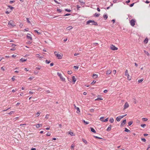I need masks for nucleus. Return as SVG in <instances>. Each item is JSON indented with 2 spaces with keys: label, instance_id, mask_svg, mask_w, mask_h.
<instances>
[{
  "label": "nucleus",
  "instance_id": "f257e3e1",
  "mask_svg": "<svg viewBox=\"0 0 150 150\" xmlns=\"http://www.w3.org/2000/svg\"><path fill=\"white\" fill-rule=\"evenodd\" d=\"M86 25H97V23L94 21L89 20L87 21L86 23Z\"/></svg>",
  "mask_w": 150,
  "mask_h": 150
},
{
  "label": "nucleus",
  "instance_id": "f03ea898",
  "mask_svg": "<svg viewBox=\"0 0 150 150\" xmlns=\"http://www.w3.org/2000/svg\"><path fill=\"white\" fill-rule=\"evenodd\" d=\"M57 74L60 77L61 80L63 81H65V79L63 76L62 74L59 72H57Z\"/></svg>",
  "mask_w": 150,
  "mask_h": 150
},
{
  "label": "nucleus",
  "instance_id": "7ed1b4c3",
  "mask_svg": "<svg viewBox=\"0 0 150 150\" xmlns=\"http://www.w3.org/2000/svg\"><path fill=\"white\" fill-rule=\"evenodd\" d=\"M135 22L136 21L135 19H132L130 21V24L132 26H134V25Z\"/></svg>",
  "mask_w": 150,
  "mask_h": 150
},
{
  "label": "nucleus",
  "instance_id": "20e7f679",
  "mask_svg": "<svg viewBox=\"0 0 150 150\" xmlns=\"http://www.w3.org/2000/svg\"><path fill=\"white\" fill-rule=\"evenodd\" d=\"M8 25H10L12 27H14L15 26V25L14 24L13 21L11 20L8 23Z\"/></svg>",
  "mask_w": 150,
  "mask_h": 150
},
{
  "label": "nucleus",
  "instance_id": "39448f33",
  "mask_svg": "<svg viewBox=\"0 0 150 150\" xmlns=\"http://www.w3.org/2000/svg\"><path fill=\"white\" fill-rule=\"evenodd\" d=\"M110 49L113 50H118V48L114 45H112L110 46Z\"/></svg>",
  "mask_w": 150,
  "mask_h": 150
},
{
  "label": "nucleus",
  "instance_id": "423d86ee",
  "mask_svg": "<svg viewBox=\"0 0 150 150\" xmlns=\"http://www.w3.org/2000/svg\"><path fill=\"white\" fill-rule=\"evenodd\" d=\"M129 105L128 103L127 102H125L124 105V108L123 109L125 110L126 109L128 108L129 107Z\"/></svg>",
  "mask_w": 150,
  "mask_h": 150
},
{
  "label": "nucleus",
  "instance_id": "0eeeda50",
  "mask_svg": "<svg viewBox=\"0 0 150 150\" xmlns=\"http://www.w3.org/2000/svg\"><path fill=\"white\" fill-rule=\"evenodd\" d=\"M27 38L28 39L30 40H32V38L31 36V35L28 33L27 35Z\"/></svg>",
  "mask_w": 150,
  "mask_h": 150
},
{
  "label": "nucleus",
  "instance_id": "6e6552de",
  "mask_svg": "<svg viewBox=\"0 0 150 150\" xmlns=\"http://www.w3.org/2000/svg\"><path fill=\"white\" fill-rule=\"evenodd\" d=\"M54 54L56 56H63L62 54H60L58 53L56 51H55L54 52Z\"/></svg>",
  "mask_w": 150,
  "mask_h": 150
},
{
  "label": "nucleus",
  "instance_id": "1a4fd4ad",
  "mask_svg": "<svg viewBox=\"0 0 150 150\" xmlns=\"http://www.w3.org/2000/svg\"><path fill=\"white\" fill-rule=\"evenodd\" d=\"M76 113L79 115L80 114V110L79 108L76 106Z\"/></svg>",
  "mask_w": 150,
  "mask_h": 150
},
{
  "label": "nucleus",
  "instance_id": "9d476101",
  "mask_svg": "<svg viewBox=\"0 0 150 150\" xmlns=\"http://www.w3.org/2000/svg\"><path fill=\"white\" fill-rule=\"evenodd\" d=\"M103 118L104 117H101L100 119V120H101V121H102V122H107L108 121V118H107L106 119H105V120H103Z\"/></svg>",
  "mask_w": 150,
  "mask_h": 150
},
{
  "label": "nucleus",
  "instance_id": "9b49d317",
  "mask_svg": "<svg viewBox=\"0 0 150 150\" xmlns=\"http://www.w3.org/2000/svg\"><path fill=\"white\" fill-rule=\"evenodd\" d=\"M126 123V120H124L121 123L120 126H122L124 125Z\"/></svg>",
  "mask_w": 150,
  "mask_h": 150
},
{
  "label": "nucleus",
  "instance_id": "f8f14e48",
  "mask_svg": "<svg viewBox=\"0 0 150 150\" xmlns=\"http://www.w3.org/2000/svg\"><path fill=\"white\" fill-rule=\"evenodd\" d=\"M98 75L96 74H93V78L94 79H96L98 78Z\"/></svg>",
  "mask_w": 150,
  "mask_h": 150
},
{
  "label": "nucleus",
  "instance_id": "ddd939ff",
  "mask_svg": "<svg viewBox=\"0 0 150 150\" xmlns=\"http://www.w3.org/2000/svg\"><path fill=\"white\" fill-rule=\"evenodd\" d=\"M112 71L110 70H108L106 73V74L107 75H108L109 74H110L111 73Z\"/></svg>",
  "mask_w": 150,
  "mask_h": 150
},
{
  "label": "nucleus",
  "instance_id": "4468645a",
  "mask_svg": "<svg viewBox=\"0 0 150 150\" xmlns=\"http://www.w3.org/2000/svg\"><path fill=\"white\" fill-rule=\"evenodd\" d=\"M112 126L111 125H110L109 127H108L107 129V131H109L111 130Z\"/></svg>",
  "mask_w": 150,
  "mask_h": 150
},
{
  "label": "nucleus",
  "instance_id": "2eb2a0df",
  "mask_svg": "<svg viewBox=\"0 0 150 150\" xmlns=\"http://www.w3.org/2000/svg\"><path fill=\"white\" fill-rule=\"evenodd\" d=\"M42 126V124H37L36 125V127L37 128H38L39 127H41Z\"/></svg>",
  "mask_w": 150,
  "mask_h": 150
},
{
  "label": "nucleus",
  "instance_id": "dca6fc26",
  "mask_svg": "<svg viewBox=\"0 0 150 150\" xmlns=\"http://www.w3.org/2000/svg\"><path fill=\"white\" fill-rule=\"evenodd\" d=\"M27 60V59H25L24 58H22L20 59V61L22 62L26 61Z\"/></svg>",
  "mask_w": 150,
  "mask_h": 150
},
{
  "label": "nucleus",
  "instance_id": "f3484780",
  "mask_svg": "<svg viewBox=\"0 0 150 150\" xmlns=\"http://www.w3.org/2000/svg\"><path fill=\"white\" fill-rule=\"evenodd\" d=\"M129 74L128 73V71L127 69L125 70V75L126 76H128Z\"/></svg>",
  "mask_w": 150,
  "mask_h": 150
},
{
  "label": "nucleus",
  "instance_id": "a211bd4d",
  "mask_svg": "<svg viewBox=\"0 0 150 150\" xmlns=\"http://www.w3.org/2000/svg\"><path fill=\"white\" fill-rule=\"evenodd\" d=\"M73 28V27L72 26H69L67 28V29L68 30H71Z\"/></svg>",
  "mask_w": 150,
  "mask_h": 150
},
{
  "label": "nucleus",
  "instance_id": "6ab92c4d",
  "mask_svg": "<svg viewBox=\"0 0 150 150\" xmlns=\"http://www.w3.org/2000/svg\"><path fill=\"white\" fill-rule=\"evenodd\" d=\"M114 119L112 118H111L109 120V121L111 123H113L114 122Z\"/></svg>",
  "mask_w": 150,
  "mask_h": 150
},
{
  "label": "nucleus",
  "instance_id": "aec40b11",
  "mask_svg": "<svg viewBox=\"0 0 150 150\" xmlns=\"http://www.w3.org/2000/svg\"><path fill=\"white\" fill-rule=\"evenodd\" d=\"M148 39L147 38H146L144 40V42L146 44L148 42Z\"/></svg>",
  "mask_w": 150,
  "mask_h": 150
},
{
  "label": "nucleus",
  "instance_id": "412c9836",
  "mask_svg": "<svg viewBox=\"0 0 150 150\" xmlns=\"http://www.w3.org/2000/svg\"><path fill=\"white\" fill-rule=\"evenodd\" d=\"M91 130L92 132H93L94 133L96 132L95 130L92 128H91Z\"/></svg>",
  "mask_w": 150,
  "mask_h": 150
},
{
  "label": "nucleus",
  "instance_id": "4be33fe9",
  "mask_svg": "<svg viewBox=\"0 0 150 150\" xmlns=\"http://www.w3.org/2000/svg\"><path fill=\"white\" fill-rule=\"evenodd\" d=\"M120 120H121L120 118V117L119 116L117 117V118H116V120L118 122L120 121Z\"/></svg>",
  "mask_w": 150,
  "mask_h": 150
},
{
  "label": "nucleus",
  "instance_id": "5701e85b",
  "mask_svg": "<svg viewBox=\"0 0 150 150\" xmlns=\"http://www.w3.org/2000/svg\"><path fill=\"white\" fill-rule=\"evenodd\" d=\"M42 67L41 66H39L36 68V69L37 70H40L41 69Z\"/></svg>",
  "mask_w": 150,
  "mask_h": 150
},
{
  "label": "nucleus",
  "instance_id": "b1692460",
  "mask_svg": "<svg viewBox=\"0 0 150 150\" xmlns=\"http://www.w3.org/2000/svg\"><path fill=\"white\" fill-rule=\"evenodd\" d=\"M82 141H83V142L84 143H85L86 144H87L88 142H87V141L86 140L83 139H82Z\"/></svg>",
  "mask_w": 150,
  "mask_h": 150
},
{
  "label": "nucleus",
  "instance_id": "393cba45",
  "mask_svg": "<svg viewBox=\"0 0 150 150\" xmlns=\"http://www.w3.org/2000/svg\"><path fill=\"white\" fill-rule=\"evenodd\" d=\"M100 15V14H98L96 13H95L94 14V16L96 17H98L99 15Z\"/></svg>",
  "mask_w": 150,
  "mask_h": 150
},
{
  "label": "nucleus",
  "instance_id": "a878e982",
  "mask_svg": "<svg viewBox=\"0 0 150 150\" xmlns=\"http://www.w3.org/2000/svg\"><path fill=\"white\" fill-rule=\"evenodd\" d=\"M125 131L126 132H130V131L128 129L126 128H125Z\"/></svg>",
  "mask_w": 150,
  "mask_h": 150
},
{
  "label": "nucleus",
  "instance_id": "bb28decb",
  "mask_svg": "<svg viewBox=\"0 0 150 150\" xmlns=\"http://www.w3.org/2000/svg\"><path fill=\"white\" fill-rule=\"evenodd\" d=\"M103 99L102 98H98H98H97L96 99H95V100H102Z\"/></svg>",
  "mask_w": 150,
  "mask_h": 150
},
{
  "label": "nucleus",
  "instance_id": "cd10ccee",
  "mask_svg": "<svg viewBox=\"0 0 150 150\" xmlns=\"http://www.w3.org/2000/svg\"><path fill=\"white\" fill-rule=\"evenodd\" d=\"M142 119L144 121H146L148 120V119L147 118H143Z\"/></svg>",
  "mask_w": 150,
  "mask_h": 150
},
{
  "label": "nucleus",
  "instance_id": "c85d7f7f",
  "mask_svg": "<svg viewBox=\"0 0 150 150\" xmlns=\"http://www.w3.org/2000/svg\"><path fill=\"white\" fill-rule=\"evenodd\" d=\"M103 17L105 19H107L108 18V16H107V15L106 14L104 15H103Z\"/></svg>",
  "mask_w": 150,
  "mask_h": 150
},
{
  "label": "nucleus",
  "instance_id": "c756f323",
  "mask_svg": "<svg viewBox=\"0 0 150 150\" xmlns=\"http://www.w3.org/2000/svg\"><path fill=\"white\" fill-rule=\"evenodd\" d=\"M127 79L129 81H130L131 80V77L129 75L128 76H127Z\"/></svg>",
  "mask_w": 150,
  "mask_h": 150
},
{
  "label": "nucleus",
  "instance_id": "7c9ffc66",
  "mask_svg": "<svg viewBox=\"0 0 150 150\" xmlns=\"http://www.w3.org/2000/svg\"><path fill=\"white\" fill-rule=\"evenodd\" d=\"M83 122L84 123H85L86 125H87L88 124H89V122H86V121L85 120H82Z\"/></svg>",
  "mask_w": 150,
  "mask_h": 150
},
{
  "label": "nucleus",
  "instance_id": "2f4dec72",
  "mask_svg": "<svg viewBox=\"0 0 150 150\" xmlns=\"http://www.w3.org/2000/svg\"><path fill=\"white\" fill-rule=\"evenodd\" d=\"M144 80L143 79H142L140 80H139L138 81V82L139 83H140L142 82Z\"/></svg>",
  "mask_w": 150,
  "mask_h": 150
},
{
  "label": "nucleus",
  "instance_id": "473e14b6",
  "mask_svg": "<svg viewBox=\"0 0 150 150\" xmlns=\"http://www.w3.org/2000/svg\"><path fill=\"white\" fill-rule=\"evenodd\" d=\"M49 117V115L48 114H47L46 115L45 118L46 119H48Z\"/></svg>",
  "mask_w": 150,
  "mask_h": 150
},
{
  "label": "nucleus",
  "instance_id": "72a5a7b5",
  "mask_svg": "<svg viewBox=\"0 0 150 150\" xmlns=\"http://www.w3.org/2000/svg\"><path fill=\"white\" fill-rule=\"evenodd\" d=\"M45 62L47 64H48L50 62V60H45Z\"/></svg>",
  "mask_w": 150,
  "mask_h": 150
},
{
  "label": "nucleus",
  "instance_id": "f704fd0d",
  "mask_svg": "<svg viewBox=\"0 0 150 150\" xmlns=\"http://www.w3.org/2000/svg\"><path fill=\"white\" fill-rule=\"evenodd\" d=\"M94 137L98 139H103V138H102L98 137L97 136H94Z\"/></svg>",
  "mask_w": 150,
  "mask_h": 150
},
{
  "label": "nucleus",
  "instance_id": "c9c22d12",
  "mask_svg": "<svg viewBox=\"0 0 150 150\" xmlns=\"http://www.w3.org/2000/svg\"><path fill=\"white\" fill-rule=\"evenodd\" d=\"M15 112L14 111H11L9 113H8V115H11L12 113H14Z\"/></svg>",
  "mask_w": 150,
  "mask_h": 150
},
{
  "label": "nucleus",
  "instance_id": "e433bc0d",
  "mask_svg": "<svg viewBox=\"0 0 150 150\" xmlns=\"http://www.w3.org/2000/svg\"><path fill=\"white\" fill-rule=\"evenodd\" d=\"M72 79L73 81L74 82L73 83L74 84V82H75V77L74 76H73L72 77Z\"/></svg>",
  "mask_w": 150,
  "mask_h": 150
},
{
  "label": "nucleus",
  "instance_id": "4c0bfd02",
  "mask_svg": "<svg viewBox=\"0 0 150 150\" xmlns=\"http://www.w3.org/2000/svg\"><path fill=\"white\" fill-rule=\"evenodd\" d=\"M126 115H127V114H125V115H124L120 116L119 117H120V119H121L122 118H123L125 116H126Z\"/></svg>",
  "mask_w": 150,
  "mask_h": 150
},
{
  "label": "nucleus",
  "instance_id": "58836bf2",
  "mask_svg": "<svg viewBox=\"0 0 150 150\" xmlns=\"http://www.w3.org/2000/svg\"><path fill=\"white\" fill-rule=\"evenodd\" d=\"M72 71H69L67 72V73L68 74H70L72 73Z\"/></svg>",
  "mask_w": 150,
  "mask_h": 150
},
{
  "label": "nucleus",
  "instance_id": "ea45409f",
  "mask_svg": "<svg viewBox=\"0 0 150 150\" xmlns=\"http://www.w3.org/2000/svg\"><path fill=\"white\" fill-rule=\"evenodd\" d=\"M144 53H145V54H146V55L149 56V54L147 52H146L145 51H144Z\"/></svg>",
  "mask_w": 150,
  "mask_h": 150
},
{
  "label": "nucleus",
  "instance_id": "a19ab883",
  "mask_svg": "<svg viewBox=\"0 0 150 150\" xmlns=\"http://www.w3.org/2000/svg\"><path fill=\"white\" fill-rule=\"evenodd\" d=\"M132 124V121L129 122H128V125L129 126L131 125Z\"/></svg>",
  "mask_w": 150,
  "mask_h": 150
},
{
  "label": "nucleus",
  "instance_id": "79ce46f5",
  "mask_svg": "<svg viewBox=\"0 0 150 150\" xmlns=\"http://www.w3.org/2000/svg\"><path fill=\"white\" fill-rule=\"evenodd\" d=\"M34 78V77H33V76H31V77H30L29 78V79H30V80H32L33 79V78Z\"/></svg>",
  "mask_w": 150,
  "mask_h": 150
},
{
  "label": "nucleus",
  "instance_id": "37998d69",
  "mask_svg": "<svg viewBox=\"0 0 150 150\" xmlns=\"http://www.w3.org/2000/svg\"><path fill=\"white\" fill-rule=\"evenodd\" d=\"M146 126V124H142L141 125V126L143 127H144Z\"/></svg>",
  "mask_w": 150,
  "mask_h": 150
},
{
  "label": "nucleus",
  "instance_id": "c03bdc74",
  "mask_svg": "<svg viewBox=\"0 0 150 150\" xmlns=\"http://www.w3.org/2000/svg\"><path fill=\"white\" fill-rule=\"evenodd\" d=\"M47 136H49L50 135V134L49 132H48L46 134Z\"/></svg>",
  "mask_w": 150,
  "mask_h": 150
},
{
  "label": "nucleus",
  "instance_id": "a18cd8bd",
  "mask_svg": "<svg viewBox=\"0 0 150 150\" xmlns=\"http://www.w3.org/2000/svg\"><path fill=\"white\" fill-rule=\"evenodd\" d=\"M35 32L37 33L38 34H40L41 33L40 32H38V31L37 30H35Z\"/></svg>",
  "mask_w": 150,
  "mask_h": 150
},
{
  "label": "nucleus",
  "instance_id": "49530a36",
  "mask_svg": "<svg viewBox=\"0 0 150 150\" xmlns=\"http://www.w3.org/2000/svg\"><path fill=\"white\" fill-rule=\"evenodd\" d=\"M65 11H67V12H70L71 11L69 10V9H65Z\"/></svg>",
  "mask_w": 150,
  "mask_h": 150
},
{
  "label": "nucleus",
  "instance_id": "de8ad7c7",
  "mask_svg": "<svg viewBox=\"0 0 150 150\" xmlns=\"http://www.w3.org/2000/svg\"><path fill=\"white\" fill-rule=\"evenodd\" d=\"M57 11L59 12H62V10L60 9H57Z\"/></svg>",
  "mask_w": 150,
  "mask_h": 150
},
{
  "label": "nucleus",
  "instance_id": "09e8293b",
  "mask_svg": "<svg viewBox=\"0 0 150 150\" xmlns=\"http://www.w3.org/2000/svg\"><path fill=\"white\" fill-rule=\"evenodd\" d=\"M141 140L144 142H145L146 141V140L144 138H142Z\"/></svg>",
  "mask_w": 150,
  "mask_h": 150
},
{
  "label": "nucleus",
  "instance_id": "8fccbe9b",
  "mask_svg": "<svg viewBox=\"0 0 150 150\" xmlns=\"http://www.w3.org/2000/svg\"><path fill=\"white\" fill-rule=\"evenodd\" d=\"M26 19H27V22L28 23H30V21L29 19V18H26Z\"/></svg>",
  "mask_w": 150,
  "mask_h": 150
},
{
  "label": "nucleus",
  "instance_id": "3c124183",
  "mask_svg": "<svg viewBox=\"0 0 150 150\" xmlns=\"http://www.w3.org/2000/svg\"><path fill=\"white\" fill-rule=\"evenodd\" d=\"M90 111L91 112H93L94 111V110L93 109H91L90 110Z\"/></svg>",
  "mask_w": 150,
  "mask_h": 150
},
{
  "label": "nucleus",
  "instance_id": "603ef678",
  "mask_svg": "<svg viewBox=\"0 0 150 150\" xmlns=\"http://www.w3.org/2000/svg\"><path fill=\"white\" fill-rule=\"evenodd\" d=\"M74 146H75L74 144H72L71 146V148H73V149H74Z\"/></svg>",
  "mask_w": 150,
  "mask_h": 150
},
{
  "label": "nucleus",
  "instance_id": "864d4df0",
  "mask_svg": "<svg viewBox=\"0 0 150 150\" xmlns=\"http://www.w3.org/2000/svg\"><path fill=\"white\" fill-rule=\"evenodd\" d=\"M17 89L16 88V89H15V90H12V91L14 93V92H15V91H17Z\"/></svg>",
  "mask_w": 150,
  "mask_h": 150
},
{
  "label": "nucleus",
  "instance_id": "5fc2aeb1",
  "mask_svg": "<svg viewBox=\"0 0 150 150\" xmlns=\"http://www.w3.org/2000/svg\"><path fill=\"white\" fill-rule=\"evenodd\" d=\"M96 81H93L91 83V84H94V83H96Z\"/></svg>",
  "mask_w": 150,
  "mask_h": 150
},
{
  "label": "nucleus",
  "instance_id": "6e6d98bb",
  "mask_svg": "<svg viewBox=\"0 0 150 150\" xmlns=\"http://www.w3.org/2000/svg\"><path fill=\"white\" fill-rule=\"evenodd\" d=\"M116 70H114L113 71V73L114 74H115L116 73Z\"/></svg>",
  "mask_w": 150,
  "mask_h": 150
},
{
  "label": "nucleus",
  "instance_id": "4d7b16f0",
  "mask_svg": "<svg viewBox=\"0 0 150 150\" xmlns=\"http://www.w3.org/2000/svg\"><path fill=\"white\" fill-rule=\"evenodd\" d=\"M71 136H73L74 135V134L72 132H69V133Z\"/></svg>",
  "mask_w": 150,
  "mask_h": 150
},
{
  "label": "nucleus",
  "instance_id": "13d9d810",
  "mask_svg": "<svg viewBox=\"0 0 150 150\" xmlns=\"http://www.w3.org/2000/svg\"><path fill=\"white\" fill-rule=\"evenodd\" d=\"M42 89V88H41L39 87L38 88L37 90L38 91H41Z\"/></svg>",
  "mask_w": 150,
  "mask_h": 150
},
{
  "label": "nucleus",
  "instance_id": "bf43d9fd",
  "mask_svg": "<svg viewBox=\"0 0 150 150\" xmlns=\"http://www.w3.org/2000/svg\"><path fill=\"white\" fill-rule=\"evenodd\" d=\"M41 113L40 112H37L36 114L37 115H38L37 116H38L40 115V113Z\"/></svg>",
  "mask_w": 150,
  "mask_h": 150
},
{
  "label": "nucleus",
  "instance_id": "052dcab7",
  "mask_svg": "<svg viewBox=\"0 0 150 150\" xmlns=\"http://www.w3.org/2000/svg\"><path fill=\"white\" fill-rule=\"evenodd\" d=\"M150 148V144L148 145V147L146 149V150H149V149Z\"/></svg>",
  "mask_w": 150,
  "mask_h": 150
},
{
  "label": "nucleus",
  "instance_id": "680f3d73",
  "mask_svg": "<svg viewBox=\"0 0 150 150\" xmlns=\"http://www.w3.org/2000/svg\"><path fill=\"white\" fill-rule=\"evenodd\" d=\"M54 1L56 3H57L58 4H60V3H59L57 2V1L56 0H54Z\"/></svg>",
  "mask_w": 150,
  "mask_h": 150
},
{
  "label": "nucleus",
  "instance_id": "e2e57ef3",
  "mask_svg": "<svg viewBox=\"0 0 150 150\" xmlns=\"http://www.w3.org/2000/svg\"><path fill=\"white\" fill-rule=\"evenodd\" d=\"M23 26V24H22V23H21L19 25V26L21 28H22Z\"/></svg>",
  "mask_w": 150,
  "mask_h": 150
},
{
  "label": "nucleus",
  "instance_id": "0e129e2a",
  "mask_svg": "<svg viewBox=\"0 0 150 150\" xmlns=\"http://www.w3.org/2000/svg\"><path fill=\"white\" fill-rule=\"evenodd\" d=\"M70 14H69V13H67L64 15L63 16H69V15H70Z\"/></svg>",
  "mask_w": 150,
  "mask_h": 150
},
{
  "label": "nucleus",
  "instance_id": "69168bd1",
  "mask_svg": "<svg viewBox=\"0 0 150 150\" xmlns=\"http://www.w3.org/2000/svg\"><path fill=\"white\" fill-rule=\"evenodd\" d=\"M130 2V1L129 0L126 1V3L127 4H128V3H129Z\"/></svg>",
  "mask_w": 150,
  "mask_h": 150
},
{
  "label": "nucleus",
  "instance_id": "338daca9",
  "mask_svg": "<svg viewBox=\"0 0 150 150\" xmlns=\"http://www.w3.org/2000/svg\"><path fill=\"white\" fill-rule=\"evenodd\" d=\"M47 93H50V91L49 90H47L46 91Z\"/></svg>",
  "mask_w": 150,
  "mask_h": 150
},
{
  "label": "nucleus",
  "instance_id": "774afa93",
  "mask_svg": "<svg viewBox=\"0 0 150 150\" xmlns=\"http://www.w3.org/2000/svg\"><path fill=\"white\" fill-rule=\"evenodd\" d=\"M11 79L13 81H14L15 80V79L14 78V76H13V77H12Z\"/></svg>",
  "mask_w": 150,
  "mask_h": 150
}]
</instances>
